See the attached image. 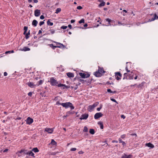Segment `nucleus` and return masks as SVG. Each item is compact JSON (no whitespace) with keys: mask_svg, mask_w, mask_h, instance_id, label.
Returning a JSON list of instances; mask_svg holds the SVG:
<instances>
[{"mask_svg":"<svg viewBox=\"0 0 158 158\" xmlns=\"http://www.w3.org/2000/svg\"><path fill=\"white\" fill-rule=\"evenodd\" d=\"M49 31L50 32V33L52 34L55 33V30L53 29H50L49 30Z\"/></svg>","mask_w":158,"mask_h":158,"instance_id":"72a5a7b5","label":"nucleus"},{"mask_svg":"<svg viewBox=\"0 0 158 158\" xmlns=\"http://www.w3.org/2000/svg\"><path fill=\"white\" fill-rule=\"evenodd\" d=\"M130 73H127V74H128L127 75V76L128 79L132 80L133 79V77L134 76L133 73L132 71L130 72Z\"/></svg>","mask_w":158,"mask_h":158,"instance_id":"1a4fd4ad","label":"nucleus"},{"mask_svg":"<svg viewBox=\"0 0 158 158\" xmlns=\"http://www.w3.org/2000/svg\"><path fill=\"white\" fill-rule=\"evenodd\" d=\"M44 81L43 80H41L39 81L37 83H38V84H37V86H39V85H41L43 84L44 82Z\"/></svg>","mask_w":158,"mask_h":158,"instance_id":"393cba45","label":"nucleus"},{"mask_svg":"<svg viewBox=\"0 0 158 158\" xmlns=\"http://www.w3.org/2000/svg\"><path fill=\"white\" fill-rule=\"evenodd\" d=\"M32 151H33L35 152H39V150L37 148H35L32 149Z\"/></svg>","mask_w":158,"mask_h":158,"instance_id":"c85d7f7f","label":"nucleus"},{"mask_svg":"<svg viewBox=\"0 0 158 158\" xmlns=\"http://www.w3.org/2000/svg\"><path fill=\"white\" fill-rule=\"evenodd\" d=\"M68 27L70 28V29H71L72 28V25L71 24L68 25Z\"/></svg>","mask_w":158,"mask_h":158,"instance_id":"e2e57ef3","label":"nucleus"},{"mask_svg":"<svg viewBox=\"0 0 158 158\" xmlns=\"http://www.w3.org/2000/svg\"><path fill=\"white\" fill-rule=\"evenodd\" d=\"M110 100L114 102L118 103L114 99L110 98Z\"/></svg>","mask_w":158,"mask_h":158,"instance_id":"a18cd8bd","label":"nucleus"},{"mask_svg":"<svg viewBox=\"0 0 158 158\" xmlns=\"http://www.w3.org/2000/svg\"><path fill=\"white\" fill-rule=\"evenodd\" d=\"M128 74H127V73H125L123 75V79L124 80L125 79H128V77L127 76V75Z\"/></svg>","mask_w":158,"mask_h":158,"instance_id":"b1692460","label":"nucleus"},{"mask_svg":"<svg viewBox=\"0 0 158 158\" xmlns=\"http://www.w3.org/2000/svg\"><path fill=\"white\" fill-rule=\"evenodd\" d=\"M85 20L84 19H81L80 20L78 23L80 24H81V23H84Z\"/></svg>","mask_w":158,"mask_h":158,"instance_id":"473e14b6","label":"nucleus"},{"mask_svg":"<svg viewBox=\"0 0 158 158\" xmlns=\"http://www.w3.org/2000/svg\"><path fill=\"white\" fill-rule=\"evenodd\" d=\"M106 21L108 22L109 23V24H110V23L111 21V20L109 18H107L106 19Z\"/></svg>","mask_w":158,"mask_h":158,"instance_id":"ea45409f","label":"nucleus"},{"mask_svg":"<svg viewBox=\"0 0 158 158\" xmlns=\"http://www.w3.org/2000/svg\"><path fill=\"white\" fill-rule=\"evenodd\" d=\"M51 19H48L47 22V24L49 26H52L53 24V23L50 21Z\"/></svg>","mask_w":158,"mask_h":158,"instance_id":"412c9836","label":"nucleus"},{"mask_svg":"<svg viewBox=\"0 0 158 158\" xmlns=\"http://www.w3.org/2000/svg\"><path fill=\"white\" fill-rule=\"evenodd\" d=\"M103 114L100 112L97 113L94 115V118L95 119H97L99 118L102 117Z\"/></svg>","mask_w":158,"mask_h":158,"instance_id":"423d86ee","label":"nucleus"},{"mask_svg":"<svg viewBox=\"0 0 158 158\" xmlns=\"http://www.w3.org/2000/svg\"><path fill=\"white\" fill-rule=\"evenodd\" d=\"M146 145L147 146L149 147H150L151 148H153L154 147V145L152 143H146Z\"/></svg>","mask_w":158,"mask_h":158,"instance_id":"a211bd4d","label":"nucleus"},{"mask_svg":"<svg viewBox=\"0 0 158 158\" xmlns=\"http://www.w3.org/2000/svg\"><path fill=\"white\" fill-rule=\"evenodd\" d=\"M26 123L30 125L33 122V119L30 117H28L26 120Z\"/></svg>","mask_w":158,"mask_h":158,"instance_id":"6e6552de","label":"nucleus"},{"mask_svg":"<svg viewBox=\"0 0 158 158\" xmlns=\"http://www.w3.org/2000/svg\"><path fill=\"white\" fill-rule=\"evenodd\" d=\"M56 142L53 139H52L51 140V143L53 145H55L56 144Z\"/></svg>","mask_w":158,"mask_h":158,"instance_id":"c756f323","label":"nucleus"},{"mask_svg":"<svg viewBox=\"0 0 158 158\" xmlns=\"http://www.w3.org/2000/svg\"><path fill=\"white\" fill-rule=\"evenodd\" d=\"M121 117L123 119H124L125 118V116H124V115H122L121 116Z\"/></svg>","mask_w":158,"mask_h":158,"instance_id":"052dcab7","label":"nucleus"},{"mask_svg":"<svg viewBox=\"0 0 158 158\" xmlns=\"http://www.w3.org/2000/svg\"><path fill=\"white\" fill-rule=\"evenodd\" d=\"M58 87H61L62 89H64L65 88L68 89L69 87V86L68 85H66L65 84H61L60 83V84L58 85Z\"/></svg>","mask_w":158,"mask_h":158,"instance_id":"0eeeda50","label":"nucleus"},{"mask_svg":"<svg viewBox=\"0 0 158 158\" xmlns=\"http://www.w3.org/2000/svg\"><path fill=\"white\" fill-rule=\"evenodd\" d=\"M131 135L133 136V135H135L136 136H137V135L136 134L134 133V134H130Z\"/></svg>","mask_w":158,"mask_h":158,"instance_id":"680f3d73","label":"nucleus"},{"mask_svg":"<svg viewBox=\"0 0 158 158\" xmlns=\"http://www.w3.org/2000/svg\"><path fill=\"white\" fill-rule=\"evenodd\" d=\"M19 50L25 52L30 50V49L28 48L27 47H24L23 48L20 49Z\"/></svg>","mask_w":158,"mask_h":158,"instance_id":"2eb2a0df","label":"nucleus"},{"mask_svg":"<svg viewBox=\"0 0 158 158\" xmlns=\"http://www.w3.org/2000/svg\"><path fill=\"white\" fill-rule=\"evenodd\" d=\"M61 11V9L60 8H57L56 10L55 13L56 14H58Z\"/></svg>","mask_w":158,"mask_h":158,"instance_id":"2f4dec72","label":"nucleus"},{"mask_svg":"<svg viewBox=\"0 0 158 158\" xmlns=\"http://www.w3.org/2000/svg\"><path fill=\"white\" fill-rule=\"evenodd\" d=\"M7 73L6 72H4V75L5 76H7Z\"/></svg>","mask_w":158,"mask_h":158,"instance_id":"bf43d9fd","label":"nucleus"},{"mask_svg":"<svg viewBox=\"0 0 158 158\" xmlns=\"http://www.w3.org/2000/svg\"><path fill=\"white\" fill-rule=\"evenodd\" d=\"M89 109L90 110H91L92 109H94V106L93 105H89Z\"/></svg>","mask_w":158,"mask_h":158,"instance_id":"f704fd0d","label":"nucleus"},{"mask_svg":"<svg viewBox=\"0 0 158 158\" xmlns=\"http://www.w3.org/2000/svg\"><path fill=\"white\" fill-rule=\"evenodd\" d=\"M79 154H82L84 153V152L82 151H80L78 152Z\"/></svg>","mask_w":158,"mask_h":158,"instance_id":"13d9d810","label":"nucleus"},{"mask_svg":"<svg viewBox=\"0 0 158 158\" xmlns=\"http://www.w3.org/2000/svg\"><path fill=\"white\" fill-rule=\"evenodd\" d=\"M125 69L127 72V73H130L131 71L130 70H128L127 67H126Z\"/></svg>","mask_w":158,"mask_h":158,"instance_id":"c03bdc74","label":"nucleus"},{"mask_svg":"<svg viewBox=\"0 0 158 158\" xmlns=\"http://www.w3.org/2000/svg\"><path fill=\"white\" fill-rule=\"evenodd\" d=\"M32 93L31 92H29L28 94V95L30 97H31L32 96Z\"/></svg>","mask_w":158,"mask_h":158,"instance_id":"de8ad7c7","label":"nucleus"},{"mask_svg":"<svg viewBox=\"0 0 158 158\" xmlns=\"http://www.w3.org/2000/svg\"><path fill=\"white\" fill-rule=\"evenodd\" d=\"M88 129L87 127L85 126L84 128L83 131L85 132H87L88 131Z\"/></svg>","mask_w":158,"mask_h":158,"instance_id":"e433bc0d","label":"nucleus"},{"mask_svg":"<svg viewBox=\"0 0 158 158\" xmlns=\"http://www.w3.org/2000/svg\"><path fill=\"white\" fill-rule=\"evenodd\" d=\"M38 23V22L36 20H34L32 22V25L34 26V27L36 26Z\"/></svg>","mask_w":158,"mask_h":158,"instance_id":"6ab92c4d","label":"nucleus"},{"mask_svg":"<svg viewBox=\"0 0 158 158\" xmlns=\"http://www.w3.org/2000/svg\"><path fill=\"white\" fill-rule=\"evenodd\" d=\"M8 149H6L4 150H3V152H7L8 151Z\"/></svg>","mask_w":158,"mask_h":158,"instance_id":"69168bd1","label":"nucleus"},{"mask_svg":"<svg viewBox=\"0 0 158 158\" xmlns=\"http://www.w3.org/2000/svg\"><path fill=\"white\" fill-rule=\"evenodd\" d=\"M48 82H49L52 86L57 85L58 86V85L60 83V82L57 81L56 78L54 77H51Z\"/></svg>","mask_w":158,"mask_h":158,"instance_id":"f257e3e1","label":"nucleus"},{"mask_svg":"<svg viewBox=\"0 0 158 158\" xmlns=\"http://www.w3.org/2000/svg\"><path fill=\"white\" fill-rule=\"evenodd\" d=\"M107 91L108 93H112V91L110 89H108L107 90Z\"/></svg>","mask_w":158,"mask_h":158,"instance_id":"603ef678","label":"nucleus"},{"mask_svg":"<svg viewBox=\"0 0 158 158\" xmlns=\"http://www.w3.org/2000/svg\"><path fill=\"white\" fill-rule=\"evenodd\" d=\"M44 21H41L39 23V25L40 26H41L42 25L44 24Z\"/></svg>","mask_w":158,"mask_h":158,"instance_id":"a19ab883","label":"nucleus"},{"mask_svg":"<svg viewBox=\"0 0 158 158\" xmlns=\"http://www.w3.org/2000/svg\"><path fill=\"white\" fill-rule=\"evenodd\" d=\"M77 150V149L75 148H72L71 149L70 151H75Z\"/></svg>","mask_w":158,"mask_h":158,"instance_id":"79ce46f5","label":"nucleus"},{"mask_svg":"<svg viewBox=\"0 0 158 158\" xmlns=\"http://www.w3.org/2000/svg\"><path fill=\"white\" fill-rule=\"evenodd\" d=\"M105 72L103 68H99L98 71H97L94 73V75L97 77H101L102 75V73Z\"/></svg>","mask_w":158,"mask_h":158,"instance_id":"7ed1b4c3","label":"nucleus"},{"mask_svg":"<svg viewBox=\"0 0 158 158\" xmlns=\"http://www.w3.org/2000/svg\"><path fill=\"white\" fill-rule=\"evenodd\" d=\"M79 75L83 78H87L90 76V74L89 73H79Z\"/></svg>","mask_w":158,"mask_h":158,"instance_id":"39448f33","label":"nucleus"},{"mask_svg":"<svg viewBox=\"0 0 158 158\" xmlns=\"http://www.w3.org/2000/svg\"><path fill=\"white\" fill-rule=\"evenodd\" d=\"M99 104V102H96L93 104V105L95 107L96 106H97L98 104Z\"/></svg>","mask_w":158,"mask_h":158,"instance_id":"c9c22d12","label":"nucleus"},{"mask_svg":"<svg viewBox=\"0 0 158 158\" xmlns=\"http://www.w3.org/2000/svg\"><path fill=\"white\" fill-rule=\"evenodd\" d=\"M24 150L22 149V150H21L20 151H19V153H21L22 152H24Z\"/></svg>","mask_w":158,"mask_h":158,"instance_id":"6e6d98bb","label":"nucleus"},{"mask_svg":"<svg viewBox=\"0 0 158 158\" xmlns=\"http://www.w3.org/2000/svg\"><path fill=\"white\" fill-rule=\"evenodd\" d=\"M118 140L119 143H121V141H123L120 138H119Z\"/></svg>","mask_w":158,"mask_h":158,"instance_id":"338daca9","label":"nucleus"},{"mask_svg":"<svg viewBox=\"0 0 158 158\" xmlns=\"http://www.w3.org/2000/svg\"><path fill=\"white\" fill-rule=\"evenodd\" d=\"M52 42L56 44V46H59L60 47H58L59 48H62V47L64 48V46L62 44L57 42L55 41H52Z\"/></svg>","mask_w":158,"mask_h":158,"instance_id":"4468645a","label":"nucleus"},{"mask_svg":"<svg viewBox=\"0 0 158 158\" xmlns=\"http://www.w3.org/2000/svg\"><path fill=\"white\" fill-rule=\"evenodd\" d=\"M98 124L100 125V128L102 129L103 128V124L102 122H99L98 123Z\"/></svg>","mask_w":158,"mask_h":158,"instance_id":"5701e85b","label":"nucleus"},{"mask_svg":"<svg viewBox=\"0 0 158 158\" xmlns=\"http://www.w3.org/2000/svg\"><path fill=\"white\" fill-rule=\"evenodd\" d=\"M28 27H27L25 26L24 27V32L23 33V34L25 35L26 34V33L27 32V30Z\"/></svg>","mask_w":158,"mask_h":158,"instance_id":"7c9ffc66","label":"nucleus"},{"mask_svg":"<svg viewBox=\"0 0 158 158\" xmlns=\"http://www.w3.org/2000/svg\"><path fill=\"white\" fill-rule=\"evenodd\" d=\"M40 14V10L36 9L34 11V15L36 17L39 16Z\"/></svg>","mask_w":158,"mask_h":158,"instance_id":"9b49d317","label":"nucleus"},{"mask_svg":"<svg viewBox=\"0 0 158 158\" xmlns=\"http://www.w3.org/2000/svg\"><path fill=\"white\" fill-rule=\"evenodd\" d=\"M115 76L116 80L118 81L121 79V77H122V75L119 72H116L114 73Z\"/></svg>","mask_w":158,"mask_h":158,"instance_id":"20e7f679","label":"nucleus"},{"mask_svg":"<svg viewBox=\"0 0 158 158\" xmlns=\"http://www.w3.org/2000/svg\"><path fill=\"white\" fill-rule=\"evenodd\" d=\"M14 52V51L13 50H11V51H6V52L5 53L6 54H7L8 53H13Z\"/></svg>","mask_w":158,"mask_h":158,"instance_id":"4c0bfd02","label":"nucleus"},{"mask_svg":"<svg viewBox=\"0 0 158 158\" xmlns=\"http://www.w3.org/2000/svg\"><path fill=\"white\" fill-rule=\"evenodd\" d=\"M121 143H122V144L123 146H124V145H125L126 144V143H125V142H124V141H121Z\"/></svg>","mask_w":158,"mask_h":158,"instance_id":"5fc2aeb1","label":"nucleus"},{"mask_svg":"<svg viewBox=\"0 0 158 158\" xmlns=\"http://www.w3.org/2000/svg\"><path fill=\"white\" fill-rule=\"evenodd\" d=\"M75 22V20L72 19L71 20V23H74Z\"/></svg>","mask_w":158,"mask_h":158,"instance_id":"0e129e2a","label":"nucleus"},{"mask_svg":"<svg viewBox=\"0 0 158 158\" xmlns=\"http://www.w3.org/2000/svg\"><path fill=\"white\" fill-rule=\"evenodd\" d=\"M143 82H142L141 84H139V85H138L137 86V87H141L142 86H143Z\"/></svg>","mask_w":158,"mask_h":158,"instance_id":"37998d69","label":"nucleus"},{"mask_svg":"<svg viewBox=\"0 0 158 158\" xmlns=\"http://www.w3.org/2000/svg\"><path fill=\"white\" fill-rule=\"evenodd\" d=\"M26 154L32 156L34 157H35V156H34V154L31 151L28 152L26 153Z\"/></svg>","mask_w":158,"mask_h":158,"instance_id":"f3484780","label":"nucleus"},{"mask_svg":"<svg viewBox=\"0 0 158 158\" xmlns=\"http://www.w3.org/2000/svg\"><path fill=\"white\" fill-rule=\"evenodd\" d=\"M62 103H60V102L59 101H57L56 102V105H61V104Z\"/></svg>","mask_w":158,"mask_h":158,"instance_id":"3c124183","label":"nucleus"},{"mask_svg":"<svg viewBox=\"0 0 158 158\" xmlns=\"http://www.w3.org/2000/svg\"><path fill=\"white\" fill-rule=\"evenodd\" d=\"M30 31H29L27 33H26V34H25V38L26 39H28L29 37V35H30Z\"/></svg>","mask_w":158,"mask_h":158,"instance_id":"a878e982","label":"nucleus"},{"mask_svg":"<svg viewBox=\"0 0 158 158\" xmlns=\"http://www.w3.org/2000/svg\"><path fill=\"white\" fill-rule=\"evenodd\" d=\"M82 7L81 6H78L77 7V9L78 10H81L82 9Z\"/></svg>","mask_w":158,"mask_h":158,"instance_id":"09e8293b","label":"nucleus"},{"mask_svg":"<svg viewBox=\"0 0 158 158\" xmlns=\"http://www.w3.org/2000/svg\"><path fill=\"white\" fill-rule=\"evenodd\" d=\"M106 84L108 85L113 84V83H110L109 81H108L106 82Z\"/></svg>","mask_w":158,"mask_h":158,"instance_id":"4d7b16f0","label":"nucleus"},{"mask_svg":"<svg viewBox=\"0 0 158 158\" xmlns=\"http://www.w3.org/2000/svg\"><path fill=\"white\" fill-rule=\"evenodd\" d=\"M105 2L104 1L102 2H101L98 5V6L99 7H101L102 6H104L105 5Z\"/></svg>","mask_w":158,"mask_h":158,"instance_id":"bb28decb","label":"nucleus"},{"mask_svg":"<svg viewBox=\"0 0 158 158\" xmlns=\"http://www.w3.org/2000/svg\"><path fill=\"white\" fill-rule=\"evenodd\" d=\"M67 28V26H63L61 27L60 28L63 29H65Z\"/></svg>","mask_w":158,"mask_h":158,"instance_id":"58836bf2","label":"nucleus"},{"mask_svg":"<svg viewBox=\"0 0 158 158\" xmlns=\"http://www.w3.org/2000/svg\"><path fill=\"white\" fill-rule=\"evenodd\" d=\"M50 47L52 48L53 49H54L56 48L57 47H60L59 46H54L52 44H49Z\"/></svg>","mask_w":158,"mask_h":158,"instance_id":"4be33fe9","label":"nucleus"},{"mask_svg":"<svg viewBox=\"0 0 158 158\" xmlns=\"http://www.w3.org/2000/svg\"><path fill=\"white\" fill-rule=\"evenodd\" d=\"M61 105L65 109L70 107L71 110H73L74 109V107L73 106V104L70 102H66L63 103L61 104Z\"/></svg>","mask_w":158,"mask_h":158,"instance_id":"f03ea898","label":"nucleus"},{"mask_svg":"<svg viewBox=\"0 0 158 158\" xmlns=\"http://www.w3.org/2000/svg\"><path fill=\"white\" fill-rule=\"evenodd\" d=\"M26 84L29 87L31 88H34L36 86V85L34 84L33 82L30 81L28 82H27Z\"/></svg>","mask_w":158,"mask_h":158,"instance_id":"9d476101","label":"nucleus"},{"mask_svg":"<svg viewBox=\"0 0 158 158\" xmlns=\"http://www.w3.org/2000/svg\"><path fill=\"white\" fill-rule=\"evenodd\" d=\"M131 155H129V156H127L125 154H124L122 157V158H131Z\"/></svg>","mask_w":158,"mask_h":158,"instance_id":"aec40b11","label":"nucleus"},{"mask_svg":"<svg viewBox=\"0 0 158 158\" xmlns=\"http://www.w3.org/2000/svg\"><path fill=\"white\" fill-rule=\"evenodd\" d=\"M67 76L69 77H74L73 73L70 72H69L66 74Z\"/></svg>","mask_w":158,"mask_h":158,"instance_id":"dca6fc26","label":"nucleus"},{"mask_svg":"<svg viewBox=\"0 0 158 158\" xmlns=\"http://www.w3.org/2000/svg\"><path fill=\"white\" fill-rule=\"evenodd\" d=\"M40 18L41 19H43L44 18V17L43 15H41L40 16Z\"/></svg>","mask_w":158,"mask_h":158,"instance_id":"8fccbe9b","label":"nucleus"},{"mask_svg":"<svg viewBox=\"0 0 158 158\" xmlns=\"http://www.w3.org/2000/svg\"><path fill=\"white\" fill-rule=\"evenodd\" d=\"M71 112H70V111H68L66 113V116H65V117L68 116V115Z\"/></svg>","mask_w":158,"mask_h":158,"instance_id":"864d4df0","label":"nucleus"},{"mask_svg":"<svg viewBox=\"0 0 158 158\" xmlns=\"http://www.w3.org/2000/svg\"><path fill=\"white\" fill-rule=\"evenodd\" d=\"M126 136V135L125 134H123V135H121V137L122 139H124L125 138Z\"/></svg>","mask_w":158,"mask_h":158,"instance_id":"49530a36","label":"nucleus"},{"mask_svg":"<svg viewBox=\"0 0 158 158\" xmlns=\"http://www.w3.org/2000/svg\"><path fill=\"white\" fill-rule=\"evenodd\" d=\"M89 114H84L81 116V117L80 118L81 120L86 119L88 117Z\"/></svg>","mask_w":158,"mask_h":158,"instance_id":"f8f14e48","label":"nucleus"},{"mask_svg":"<svg viewBox=\"0 0 158 158\" xmlns=\"http://www.w3.org/2000/svg\"><path fill=\"white\" fill-rule=\"evenodd\" d=\"M22 118L21 117H17L16 118V120H20Z\"/></svg>","mask_w":158,"mask_h":158,"instance_id":"774afa93","label":"nucleus"},{"mask_svg":"<svg viewBox=\"0 0 158 158\" xmlns=\"http://www.w3.org/2000/svg\"><path fill=\"white\" fill-rule=\"evenodd\" d=\"M45 131L51 134L53 131V129L50 128H46L45 129Z\"/></svg>","mask_w":158,"mask_h":158,"instance_id":"ddd939ff","label":"nucleus"},{"mask_svg":"<svg viewBox=\"0 0 158 158\" xmlns=\"http://www.w3.org/2000/svg\"><path fill=\"white\" fill-rule=\"evenodd\" d=\"M89 132L92 135H93L95 133L94 130L93 129H90L89 130Z\"/></svg>","mask_w":158,"mask_h":158,"instance_id":"cd10ccee","label":"nucleus"}]
</instances>
